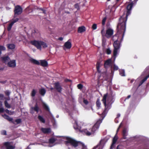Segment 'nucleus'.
<instances>
[{"instance_id":"nucleus-1","label":"nucleus","mask_w":149,"mask_h":149,"mask_svg":"<svg viewBox=\"0 0 149 149\" xmlns=\"http://www.w3.org/2000/svg\"><path fill=\"white\" fill-rule=\"evenodd\" d=\"M134 3V1L128 4L127 7V11L125 16H122L119 19V22L117 26V33L115 34L114 36H119L118 34H122V37L120 41L118 39L114 41L113 45L114 47L113 50V56L115 59L118 54V52L120 46L121 40H123V37L125 31L126 22L127 21V17L130 14L131 10L132 8Z\"/></svg>"},{"instance_id":"nucleus-2","label":"nucleus","mask_w":149,"mask_h":149,"mask_svg":"<svg viewBox=\"0 0 149 149\" xmlns=\"http://www.w3.org/2000/svg\"><path fill=\"white\" fill-rule=\"evenodd\" d=\"M102 122V120L100 119L97 121L92 128L89 129L88 130L85 129L81 130V127L78 125L77 121L75 120L74 124L73 127L76 130L84 132L86 135L89 136L94 134L95 131L99 128L100 125Z\"/></svg>"},{"instance_id":"nucleus-3","label":"nucleus","mask_w":149,"mask_h":149,"mask_svg":"<svg viewBox=\"0 0 149 149\" xmlns=\"http://www.w3.org/2000/svg\"><path fill=\"white\" fill-rule=\"evenodd\" d=\"M113 96L111 95H108L107 93L104 95L102 101L105 107L104 109L102 114V117L104 118L106 116L108 111L112 107L114 102Z\"/></svg>"},{"instance_id":"nucleus-4","label":"nucleus","mask_w":149,"mask_h":149,"mask_svg":"<svg viewBox=\"0 0 149 149\" xmlns=\"http://www.w3.org/2000/svg\"><path fill=\"white\" fill-rule=\"evenodd\" d=\"M31 44L35 46L38 49L40 50H41L42 47L45 48L47 47V44L45 42L40 40H35L31 41Z\"/></svg>"},{"instance_id":"nucleus-5","label":"nucleus","mask_w":149,"mask_h":149,"mask_svg":"<svg viewBox=\"0 0 149 149\" xmlns=\"http://www.w3.org/2000/svg\"><path fill=\"white\" fill-rule=\"evenodd\" d=\"M66 139L67 141L65 142L66 145H67L68 143H70L71 145L74 147H77L78 145H80V143H81V142L77 141L70 137H66Z\"/></svg>"},{"instance_id":"nucleus-6","label":"nucleus","mask_w":149,"mask_h":149,"mask_svg":"<svg viewBox=\"0 0 149 149\" xmlns=\"http://www.w3.org/2000/svg\"><path fill=\"white\" fill-rule=\"evenodd\" d=\"M144 75H146V76L140 82L139 86H141L147 79L149 77V66L147 67L143 73Z\"/></svg>"},{"instance_id":"nucleus-7","label":"nucleus","mask_w":149,"mask_h":149,"mask_svg":"<svg viewBox=\"0 0 149 149\" xmlns=\"http://www.w3.org/2000/svg\"><path fill=\"white\" fill-rule=\"evenodd\" d=\"M23 11V9L22 7L19 5H17L15 7L14 10V16L15 18L17 16V15H20L22 14Z\"/></svg>"},{"instance_id":"nucleus-8","label":"nucleus","mask_w":149,"mask_h":149,"mask_svg":"<svg viewBox=\"0 0 149 149\" xmlns=\"http://www.w3.org/2000/svg\"><path fill=\"white\" fill-rule=\"evenodd\" d=\"M112 61L111 59H109L105 61L104 66L105 68H107L109 67H111V73L112 75H113L114 74V71L112 70Z\"/></svg>"},{"instance_id":"nucleus-9","label":"nucleus","mask_w":149,"mask_h":149,"mask_svg":"<svg viewBox=\"0 0 149 149\" xmlns=\"http://www.w3.org/2000/svg\"><path fill=\"white\" fill-rule=\"evenodd\" d=\"M3 146L6 149H15V147L11 145L10 142H6L3 143Z\"/></svg>"},{"instance_id":"nucleus-10","label":"nucleus","mask_w":149,"mask_h":149,"mask_svg":"<svg viewBox=\"0 0 149 149\" xmlns=\"http://www.w3.org/2000/svg\"><path fill=\"white\" fill-rule=\"evenodd\" d=\"M54 88L59 93H61L62 88L60 83L58 82H56L54 84Z\"/></svg>"},{"instance_id":"nucleus-11","label":"nucleus","mask_w":149,"mask_h":149,"mask_svg":"<svg viewBox=\"0 0 149 149\" xmlns=\"http://www.w3.org/2000/svg\"><path fill=\"white\" fill-rule=\"evenodd\" d=\"M2 102L1 101H0V113H3L5 111L6 113L8 114L11 115L12 114V112L10 111L7 109H6L5 110L2 107Z\"/></svg>"},{"instance_id":"nucleus-12","label":"nucleus","mask_w":149,"mask_h":149,"mask_svg":"<svg viewBox=\"0 0 149 149\" xmlns=\"http://www.w3.org/2000/svg\"><path fill=\"white\" fill-rule=\"evenodd\" d=\"M113 29L110 28L109 29L106 30L105 36L108 38H110L113 35Z\"/></svg>"},{"instance_id":"nucleus-13","label":"nucleus","mask_w":149,"mask_h":149,"mask_svg":"<svg viewBox=\"0 0 149 149\" xmlns=\"http://www.w3.org/2000/svg\"><path fill=\"white\" fill-rule=\"evenodd\" d=\"M7 65L9 67L13 68H14L16 66L15 60H13L10 61L8 62Z\"/></svg>"},{"instance_id":"nucleus-14","label":"nucleus","mask_w":149,"mask_h":149,"mask_svg":"<svg viewBox=\"0 0 149 149\" xmlns=\"http://www.w3.org/2000/svg\"><path fill=\"white\" fill-rule=\"evenodd\" d=\"M29 8H30L31 10L28 12V13L32 12L34 10L36 9L38 10L39 8L36 6L30 5L26 8V10H27Z\"/></svg>"},{"instance_id":"nucleus-15","label":"nucleus","mask_w":149,"mask_h":149,"mask_svg":"<svg viewBox=\"0 0 149 149\" xmlns=\"http://www.w3.org/2000/svg\"><path fill=\"white\" fill-rule=\"evenodd\" d=\"M70 41L71 40L69 39L68 41L65 43L64 46L66 49H70L71 48L72 44Z\"/></svg>"},{"instance_id":"nucleus-16","label":"nucleus","mask_w":149,"mask_h":149,"mask_svg":"<svg viewBox=\"0 0 149 149\" xmlns=\"http://www.w3.org/2000/svg\"><path fill=\"white\" fill-rule=\"evenodd\" d=\"M40 130L44 134H49L51 132L50 128H42Z\"/></svg>"},{"instance_id":"nucleus-17","label":"nucleus","mask_w":149,"mask_h":149,"mask_svg":"<svg viewBox=\"0 0 149 149\" xmlns=\"http://www.w3.org/2000/svg\"><path fill=\"white\" fill-rule=\"evenodd\" d=\"M1 115L5 119L9 121H11L12 122V123H13V118L10 117L8 116L6 114L2 115Z\"/></svg>"},{"instance_id":"nucleus-18","label":"nucleus","mask_w":149,"mask_h":149,"mask_svg":"<svg viewBox=\"0 0 149 149\" xmlns=\"http://www.w3.org/2000/svg\"><path fill=\"white\" fill-rule=\"evenodd\" d=\"M118 139V137L117 136H116V135L113 138L112 143L110 147L111 149H112L113 148V146L116 143Z\"/></svg>"},{"instance_id":"nucleus-19","label":"nucleus","mask_w":149,"mask_h":149,"mask_svg":"<svg viewBox=\"0 0 149 149\" xmlns=\"http://www.w3.org/2000/svg\"><path fill=\"white\" fill-rule=\"evenodd\" d=\"M40 61V65L41 66L44 67H45L48 65V63L45 60H41Z\"/></svg>"},{"instance_id":"nucleus-20","label":"nucleus","mask_w":149,"mask_h":149,"mask_svg":"<svg viewBox=\"0 0 149 149\" xmlns=\"http://www.w3.org/2000/svg\"><path fill=\"white\" fill-rule=\"evenodd\" d=\"M86 31V28L84 26L79 27L78 30V32L79 33L84 32Z\"/></svg>"},{"instance_id":"nucleus-21","label":"nucleus","mask_w":149,"mask_h":149,"mask_svg":"<svg viewBox=\"0 0 149 149\" xmlns=\"http://www.w3.org/2000/svg\"><path fill=\"white\" fill-rule=\"evenodd\" d=\"M1 59L2 61L4 63H6L10 59L9 57L8 56H5L2 57H1Z\"/></svg>"},{"instance_id":"nucleus-22","label":"nucleus","mask_w":149,"mask_h":149,"mask_svg":"<svg viewBox=\"0 0 149 149\" xmlns=\"http://www.w3.org/2000/svg\"><path fill=\"white\" fill-rule=\"evenodd\" d=\"M122 134L123 139H126V136L127 134V129L126 128H124L123 129L122 132Z\"/></svg>"},{"instance_id":"nucleus-23","label":"nucleus","mask_w":149,"mask_h":149,"mask_svg":"<svg viewBox=\"0 0 149 149\" xmlns=\"http://www.w3.org/2000/svg\"><path fill=\"white\" fill-rule=\"evenodd\" d=\"M7 46L8 49H14L15 47V45L13 44H8L7 45Z\"/></svg>"},{"instance_id":"nucleus-24","label":"nucleus","mask_w":149,"mask_h":149,"mask_svg":"<svg viewBox=\"0 0 149 149\" xmlns=\"http://www.w3.org/2000/svg\"><path fill=\"white\" fill-rule=\"evenodd\" d=\"M46 90L44 88H42L39 90V93L42 96H44L46 93Z\"/></svg>"},{"instance_id":"nucleus-25","label":"nucleus","mask_w":149,"mask_h":149,"mask_svg":"<svg viewBox=\"0 0 149 149\" xmlns=\"http://www.w3.org/2000/svg\"><path fill=\"white\" fill-rule=\"evenodd\" d=\"M42 106L44 109L47 111L50 112V109L48 106L45 103H43Z\"/></svg>"},{"instance_id":"nucleus-26","label":"nucleus","mask_w":149,"mask_h":149,"mask_svg":"<svg viewBox=\"0 0 149 149\" xmlns=\"http://www.w3.org/2000/svg\"><path fill=\"white\" fill-rule=\"evenodd\" d=\"M32 109L34 111L36 112L37 113H38V112L39 109V108L38 107L37 103H36L34 107H32Z\"/></svg>"},{"instance_id":"nucleus-27","label":"nucleus","mask_w":149,"mask_h":149,"mask_svg":"<svg viewBox=\"0 0 149 149\" xmlns=\"http://www.w3.org/2000/svg\"><path fill=\"white\" fill-rule=\"evenodd\" d=\"M31 62L33 64L39 65H40V63L37 60H36L32 58L30 60Z\"/></svg>"},{"instance_id":"nucleus-28","label":"nucleus","mask_w":149,"mask_h":149,"mask_svg":"<svg viewBox=\"0 0 149 149\" xmlns=\"http://www.w3.org/2000/svg\"><path fill=\"white\" fill-rule=\"evenodd\" d=\"M38 118L40 121L41 123H45V120L42 116L40 115H39L38 116Z\"/></svg>"},{"instance_id":"nucleus-29","label":"nucleus","mask_w":149,"mask_h":149,"mask_svg":"<svg viewBox=\"0 0 149 149\" xmlns=\"http://www.w3.org/2000/svg\"><path fill=\"white\" fill-rule=\"evenodd\" d=\"M4 104L6 108L8 109L10 108H11V107L10 105L8 103L6 100L4 101Z\"/></svg>"},{"instance_id":"nucleus-30","label":"nucleus","mask_w":149,"mask_h":149,"mask_svg":"<svg viewBox=\"0 0 149 149\" xmlns=\"http://www.w3.org/2000/svg\"><path fill=\"white\" fill-rule=\"evenodd\" d=\"M101 104L100 101L99 99H97L96 102V105L97 107L98 108V109L100 108V107Z\"/></svg>"},{"instance_id":"nucleus-31","label":"nucleus","mask_w":149,"mask_h":149,"mask_svg":"<svg viewBox=\"0 0 149 149\" xmlns=\"http://www.w3.org/2000/svg\"><path fill=\"white\" fill-rule=\"evenodd\" d=\"M56 141V139L53 138H50L49 139V143H53L55 142Z\"/></svg>"},{"instance_id":"nucleus-32","label":"nucleus","mask_w":149,"mask_h":149,"mask_svg":"<svg viewBox=\"0 0 149 149\" xmlns=\"http://www.w3.org/2000/svg\"><path fill=\"white\" fill-rule=\"evenodd\" d=\"M100 63L99 62H97L96 64V68L97 71L98 73H100L101 72L100 71Z\"/></svg>"},{"instance_id":"nucleus-33","label":"nucleus","mask_w":149,"mask_h":149,"mask_svg":"<svg viewBox=\"0 0 149 149\" xmlns=\"http://www.w3.org/2000/svg\"><path fill=\"white\" fill-rule=\"evenodd\" d=\"M13 24L11 22L8 26L7 29L8 31H10L12 28V26Z\"/></svg>"},{"instance_id":"nucleus-34","label":"nucleus","mask_w":149,"mask_h":149,"mask_svg":"<svg viewBox=\"0 0 149 149\" xmlns=\"http://www.w3.org/2000/svg\"><path fill=\"white\" fill-rule=\"evenodd\" d=\"M119 74L122 76H125V71L124 70H119Z\"/></svg>"},{"instance_id":"nucleus-35","label":"nucleus","mask_w":149,"mask_h":149,"mask_svg":"<svg viewBox=\"0 0 149 149\" xmlns=\"http://www.w3.org/2000/svg\"><path fill=\"white\" fill-rule=\"evenodd\" d=\"M6 98L4 97V95L2 94H0V100H3L6 99Z\"/></svg>"},{"instance_id":"nucleus-36","label":"nucleus","mask_w":149,"mask_h":149,"mask_svg":"<svg viewBox=\"0 0 149 149\" xmlns=\"http://www.w3.org/2000/svg\"><path fill=\"white\" fill-rule=\"evenodd\" d=\"M5 47L2 45H0V55L1 54V51L5 50Z\"/></svg>"},{"instance_id":"nucleus-37","label":"nucleus","mask_w":149,"mask_h":149,"mask_svg":"<svg viewBox=\"0 0 149 149\" xmlns=\"http://www.w3.org/2000/svg\"><path fill=\"white\" fill-rule=\"evenodd\" d=\"M19 20V18H16L15 19H13L11 22L13 24L17 22Z\"/></svg>"},{"instance_id":"nucleus-38","label":"nucleus","mask_w":149,"mask_h":149,"mask_svg":"<svg viewBox=\"0 0 149 149\" xmlns=\"http://www.w3.org/2000/svg\"><path fill=\"white\" fill-rule=\"evenodd\" d=\"M36 91L34 89L33 90L31 93V96L32 97H34L36 95Z\"/></svg>"},{"instance_id":"nucleus-39","label":"nucleus","mask_w":149,"mask_h":149,"mask_svg":"<svg viewBox=\"0 0 149 149\" xmlns=\"http://www.w3.org/2000/svg\"><path fill=\"white\" fill-rule=\"evenodd\" d=\"M107 19L106 17H105L103 18L102 20V24L103 26H104L105 23V22Z\"/></svg>"},{"instance_id":"nucleus-40","label":"nucleus","mask_w":149,"mask_h":149,"mask_svg":"<svg viewBox=\"0 0 149 149\" xmlns=\"http://www.w3.org/2000/svg\"><path fill=\"white\" fill-rule=\"evenodd\" d=\"M113 71L117 70H118V66L116 65L115 64H114L113 67Z\"/></svg>"},{"instance_id":"nucleus-41","label":"nucleus","mask_w":149,"mask_h":149,"mask_svg":"<svg viewBox=\"0 0 149 149\" xmlns=\"http://www.w3.org/2000/svg\"><path fill=\"white\" fill-rule=\"evenodd\" d=\"M77 87L79 89H81L83 88V85L81 84H79L77 85Z\"/></svg>"},{"instance_id":"nucleus-42","label":"nucleus","mask_w":149,"mask_h":149,"mask_svg":"<svg viewBox=\"0 0 149 149\" xmlns=\"http://www.w3.org/2000/svg\"><path fill=\"white\" fill-rule=\"evenodd\" d=\"M111 52V50L109 48L107 49L106 50V53L107 54H110Z\"/></svg>"},{"instance_id":"nucleus-43","label":"nucleus","mask_w":149,"mask_h":149,"mask_svg":"<svg viewBox=\"0 0 149 149\" xmlns=\"http://www.w3.org/2000/svg\"><path fill=\"white\" fill-rule=\"evenodd\" d=\"M74 6L75 8L77 9V10H78L79 9V5L78 3H77L75 4Z\"/></svg>"},{"instance_id":"nucleus-44","label":"nucleus","mask_w":149,"mask_h":149,"mask_svg":"<svg viewBox=\"0 0 149 149\" xmlns=\"http://www.w3.org/2000/svg\"><path fill=\"white\" fill-rule=\"evenodd\" d=\"M15 122L17 123V124H19L21 123L22 122L21 120L20 119H18L15 120Z\"/></svg>"},{"instance_id":"nucleus-45","label":"nucleus","mask_w":149,"mask_h":149,"mask_svg":"<svg viewBox=\"0 0 149 149\" xmlns=\"http://www.w3.org/2000/svg\"><path fill=\"white\" fill-rule=\"evenodd\" d=\"M1 134L3 135H6V132L5 130H2L1 132Z\"/></svg>"},{"instance_id":"nucleus-46","label":"nucleus","mask_w":149,"mask_h":149,"mask_svg":"<svg viewBox=\"0 0 149 149\" xmlns=\"http://www.w3.org/2000/svg\"><path fill=\"white\" fill-rule=\"evenodd\" d=\"M83 102L86 105H87L88 103V102L86 100H85L84 99H83Z\"/></svg>"},{"instance_id":"nucleus-47","label":"nucleus","mask_w":149,"mask_h":149,"mask_svg":"<svg viewBox=\"0 0 149 149\" xmlns=\"http://www.w3.org/2000/svg\"><path fill=\"white\" fill-rule=\"evenodd\" d=\"M97 27V24H94L93 25V26H92V28L93 29L95 30L96 29Z\"/></svg>"},{"instance_id":"nucleus-48","label":"nucleus","mask_w":149,"mask_h":149,"mask_svg":"<svg viewBox=\"0 0 149 149\" xmlns=\"http://www.w3.org/2000/svg\"><path fill=\"white\" fill-rule=\"evenodd\" d=\"M80 145L82 146V149H86V146L84 145V144L81 142V143H80Z\"/></svg>"},{"instance_id":"nucleus-49","label":"nucleus","mask_w":149,"mask_h":149,"mask_svg":"<svg viewBox=\"0 0 149 149\" xmlns=\"http://www.w3.org/2000/svg\"><path fill=\"white\" fill-rule=\"evenodd\" d=\"M6 95L7 96H9L10 94V92L8 91H6L5 92Z\"/></svg>"},{"instance_id":"nucleus-50","label":"nucleus","mask_w":149,"mask_h":149,"mask_svg":"<svg viewBox=\"0 0 149 149\" xmlns=\"http://www.w3.org/2000/svg\"><path fill=\"white\" fill-rule=\"evenodd\" d=\"M64 81L65 82H72V80L68 79H66L64 80Z\"/></svg>"},{"instance_id":"nucleus-51","label":"nucleus","mask_w":149,"mask_h":149,"mask_svg":"<svg viewBox=\"0 0 149 149\" xmlns=\"http://www.w3.org/2000/svg\"><path fill=\"white\" fill-rule=\"evenodd\" d=\"M123 146L121 145H118L116 148V149H123Z\"/></svg>"},{"instance_id":"nucleus-52","label":"nucleus","mask_w":149,"mask_h":149,"mask_svg":"<svg viewBox=\"0 0 149 149\" xmlns=\"http://www.w3.org/2000/svg\"><path fill=\"white\" fill-rule=\"evenodd\" d=\"M7 81V80H5L4 81H0V83L3 84H4L6 83Z\"/></svg>"},{"instance_id":"nucleus-53","label":"nucleus","mask_w":149,"mask_h":149,"mask_svg":"<svg viewBox=\"0 0 149 149\" xmlns=\"http://www.w3.org/2000/svg\"><path fill=\"white\" fill-rule=\"evenodd\" d=\"M101 33L102 35V36H104V34H105V33L104 32V29H102V30H101Z\"/></svg>"},{"instance_id":"nucleus-54","label":"nucleus","mask_w":149,"mask_h":149,"mask_svg":"<svg viewBox=\"0 0 149 149\" xmlns=\"http://www.w3.org/2000/svg\"><path fill=\"white\" fill-rule=\"evenodd\" d=\"M42 11L43 13L44 14H46V10L44 9H43V10H42Z\"/></svg>"},{"instance_id":"nucleus-55","label":"nucleus","mask_w":149,"mask_h":149,"mask_svg":"<svg viewBox=\"0 0 149 149\" xmlns=\"http://www.w3.org/2000/svg\"><path fill=\"white\" fill-rule=\"evenodd\" d=\"M26 13H28V14H29V13H28V12H29V11H31V9H30V8H29L28 10H26Z\"/></svg>"},{"instance_id":"nucleus-56","label":"nucleus","mask_w":149,"mask_h":149,"mask_svg":"<svg viewBox=\"0 0 149 149\" xmlns=\"http://www.w3.org/2000/svg\"><path fill=\"white\" fill-rule=\"evenodd\" d=\"M58 39L60 41H62L63 40V38L62 37H60Z\"/></svg>"},{"instance_id":"nucleus-57","label":"nucleus","mask_w":149,"mask_h":149,"mask_svg":"<svg viewBox=\"0 0 149 149\" xmlns=\"http://www.w3.org/2000/svg\"><path fill=\"white\" fill-rule=\"evenodd\" d=\"M65 13H67V14H68L70 13V12L68 11H65Z\"/></svg>"},{"instance_id":"nucleus-58","label":"nucleus","mask_w":149,"mask_h":149,"mask_svg":"<svg viewBox=\"0 0 149 149\" xmlns=\"http://www.w3.org/2000/svg\"><path fill=\"white\" fill-rule=\"evenodd\" d=\"M121 126V124H120V125L118 128V129H117V132H118V130H119L120 128V127Z\"/></svg>"},{"instance_id":"nucleus-59","label":"nucleus","mask_w":149,"mask_h":149,"mask_svg":"<svg viewBox=\"0 0 149 149\" xmlns=\"http://www.w3.org/2000/svg\"><path fill=\"white\" fill-rule=\"evenodd\" d=\"M130 97H131V95H128L127 96V98L126 99H128L129 98H130Z\"/></svg>"},{"instance_id":"nucleus-60","label":"nucleus","mask_w":149,"mask_h":149,"mask_svg":"<svg viewBox=\"0 0 149 149\" xmlns=\"http://www.w3.org/2000/svg\"><path fill=\"white\" fill-rule=\"evenodd\" d=\"M4 69V68H0V70H3Z\"/></svg>"},{"instance_id":"nucleus-61","label":"nucleus","mask_w":149,"mask_h":149,"mask_svg":"<svg viewBox=\"0 0 149 149\" xmlns=\"http://www.w3.org/2000/svg\"><path fill=\"white\" fill-rule=\"evenodd\" d=\"M43 9H43V8H39L38 10H40L42 11V10Z\"/></svg>"},{"instance_id":"nucleus-62","label":"nucleus","mask_w":149,"mask_h":149,"mask_svg":"<svg viewBox=\"0 0 149 149\" xmlns=\"http://www.w3.org/2000/svg\"><path fill=\"white\" fill-rule=\"evenodd\" d=\"M141 149H147L146 148H145V146H143V147H142V148H141Z\"/></svg>"},{"instance_id":"nucleus-63","label":"nucleus","mask_w":149,"mask_h":149,"mask_svg":"<svg viewBox=\"0 0 149 149\" xmlns=\"http://www.w3.org/2000/svg\"><path fill=\"white\" fill-rule=\"evenodd\" d=\"M120 114H117V117L118 118V117H120Z\"/></svg>"},{"instance_id":"nucleus-64","label":"nucleus","mask_w":149,"mask_h":149,"mask_svg":"<svg viewBox=\"0 0 149 149\" xmlns=\"http://www.w3.org/2000/svg\"><path fill=\"white\" fill-rule=\"evenodd\" d=\"M54 89V88L53 87H51L50 88V89L51 91L53 90V89Z\"/></svg>"}]
</instances>
